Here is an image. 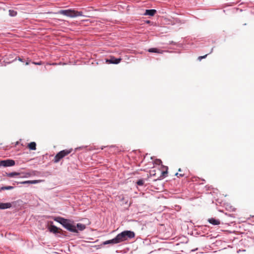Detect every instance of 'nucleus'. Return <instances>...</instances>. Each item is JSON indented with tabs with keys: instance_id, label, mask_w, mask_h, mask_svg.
Masks as SVG:
<instances>
[{
	"instance_id": "obj_1",
	"label": "nucleus",
	"mask_w": 254,
	"mask_h": 254,
	"mask_svg": "<svg viewBox=\"0 0 254 254\" xmlns=\"http://www.w3.org/2000/svg\"><path fill=\"white\" fill-rule=\"evenodd\" d=\"M54 221L59 222L63 226L70 232L77 233L78 231L76 226L73 225V221L61 217H55L53 218Z\"/></svg>"
},
{
	"instance_id": "obj_2",
	"label": "nucleus",
	"mask_w": 254,
	"mask_h": 254,
	"mask_svg": "<svg viewBox=\"0 0 254 254\" xmlns=\"http://www.w3.org/2000/svg\"><path fill=\"white\" fill-rule=\"evenodd\" d=\"M134 237L135 233L134 232L129 230H125L118 234L116 237L118 243H120L132 239Z\"/></svg>"
},
{
	"instance_id": "obj_3",
	"label": "nucleus",
	"mask_w": 254,
	"mask_h": 254,
	"mask_svg": "<svg viewBox=\"0 0 254 254\" xmlns=\"http://www.w3.org/2000/svg\"><path fill=\"white\" fill-rule=\"evenodd\" d=\"M58 13L59 14H63L72 18L80 16H83L82 11H78L72 9L61 10L59 11Z\"/></svg>"
},
{
	"instance_id": "obj_4",
	"label": "nucleus",
	"mask_w": 254,
	"mask_h": 254,
	"mask_svg": "<svg viewBox=\"0 0 254 254\" xmlns=\"http://www.w3.org/2000/svg\"><path fill=\"white\" fill-rule=\"evenodd\" d=\"M72 151V149H64L58 152L53 160L55 163H58L62 159L68 155Z\"/></svg>"
},
{
	"instance_id": "obj_5",
	"label": "nucleus",
	"mask_w": 254,
	"mask_h": 254,
	"mask_svg": "<svg viewBox=\"0 0 254 254\" xmlns=\"http://www.w3.org/2000/svg\"><path fill=\"white\" fill-rule=\"evenodd\" d=\"M15 165V161L13 160L7 159L0 161V166L10 167Z\"/></svg>"
},
{
	"instance_id": "obj_6",
	"label": "nucleus",
	"mask_w": 254,
	"mask_h": 254,
	"mask_svg": "<svg viewBox=\"0 0 254 254\" xmlns=\"http://www.w3.org/2000/svg\"><path fill=\"white\" fill-rule=\"evenodd\" d=\"M121 58H116L114 57H111L110 59L106 60V62L109 64H118L121 62Z\"/></svg>"
},
{
	"instance_id": "obj_7",
	"label": "nucleus",
	"mask_w": 254,
	"mask_h": 254,
	"mask_svg": "<svg viewBox=\"0 0 254 254\" xmlns=\"http://www.w3.org/2000/svg\"><path fill=\"white\" fill-rule=\"evenodd\" d=\"M11 204L9 202L0 203V209H5L11 207Z\"/></svg>"
},
{
	"instance_id": "obj_8",
	"label": "nucleus",
	"mask_w": 254,
	"mask_h": 254,
	"mask_svg": "<svg viewBox=\"0 0 254 254\" xmlns=\"http://www.w3.org/2000/svg\"><path fill=\"white\" fill-rule=\"evenodd\" d=\"M208 222L213 225H218L220 224V222L218 219L211 218L208 219Z\"/></svg>"
},
{
	"instance_id": "obj_9",
	"label": "nucleus",
	"mask_w": 254,
	"mask_h": 254,
	"mask_svg": "<svg viewBox=\"0 0 254 254\" xmlns=\"http://www.w3.org/2000/svg\"><path fill=\"white\" fill-rule=\"evenodd\" d=\"M118 244L116 237L110 240L106 241L103 243L104 245Z\"/></svg>"
},
{
	"instance_id": "obj_10",
	"label": "nucleus",
	"mask_w": 254,
	"mask_h": 254,
	"mask_svg": "<svg viewBox=\"0 0 254 254\" xmlns=\"http://www.w3.org/2000/svg\"><path fill=\"white\" fill-rule=\"evenodd\" d=\"M148 52L149 53H155L158 54H162L163 53V51L159 50L157 48H150L148 50Z\"/></svg>"
},
{
	"instance_id": "obj_11",
	"label": "nucleus",
	"mask_w": 254,
	"mask_h": 254,
	"mask_svg": "<svg viewBox=\"0 0 254 254\" xmlns=\"http://www.w3.org/2000/svg\"><path fill=\"white\" fill-rule=\"evenodd\" d=\"M156 10L155 9H146L144 15L153 16L156 13Z\"/></svg>"
},
{
	"instance_id": "obj_12",
	"label": "nucleus",
	"mask_w": 254,
	"mask_h": 254,
	"mask_svg": "<svg viewBox=\"0 0 254 254\" xmlns=\"http://www.w3.org/2000/svg\"><path fill=\"white\" fill-rule=\"evenodd\" d=\"M28 148L32 150H35L36 149V143L35 142H31L28 145Z\"/></svg>"
},
{
	"instance_id": "obj_13",
	"label": "nucleus",
	"mask_w": 254,
	"mask_h": 254,
	"mask_svg": "<svg viewBox=\"0 0 254 254\" xmlns=\"http://www.w3.org/2000/svg\"><path fill=\"white\" fill-rule=\"evenodd\" d=\"M49 230L51 232L53 233H57L58 232V228L54 225H51L49 228Z\"/></svg>"
},
{
	"instance_id": "obj_14",
	"label": "nucleus",
	"mask_w": 254,
	"mask_h": 254,
	"mask_svg": "<svg viewBox=\"0 0 254 254\" xmlns=\"http://www.w3.org/2000/svg\"><path fill=\"white\" fill-rule=\"evenodd\" d=\"M76 228L78 229L79 231H82L84 230L86 228V226L84 224L81 223H78L76 226Z\"/></svg>"
},
{
	"instance_id": "obj_15",
	"label": "nucleus",
	"mask_w": 254,
	"mask_h": 254,
	"mask_svg": "<svg viewBox=\"0 0 254 254\" xmlns=\"http://www.w3.org/2000/svg\"><path fill=\"white\" fill-rule=\"evenodd\" d=\"M19 175L20 173L17 172H10L6 173V176L8 177H14L15 176H19Z\"/></svg>"
},
{
	"instance_id": "obj_16",
	"label": "nucleus",
	"mask_w": 254,
	"mask_h": 254,
	"mask_svg": "<svg viewBox=\"0 0 254 254\" xmlns=\"http://www.w3.org/2000/svg\"><path fill=\"white\" fill-rule=\"evenodd\" d=\"M14 188L12 186H4L0 188L1 190H12Z\"/></svg>"
},
{
	"instance_id": "obj_17",
	"label": "nucleus",
	"mask_w": 254,
	"mask_h": 254,
	"mask_svg": "<svg viewBox=\"0 0 254 254\" xmlns=\"http://www.w3.org/2000/svg\"><path fill=\"white\" fill-rule=\"evenodd\" d=\"M9 13L11 16H14L17 14V12L13 10H9Z\"/></svg>"
},
{
	"instance_id": "obj_18",
	"label": "nucleus",
	"mask_w": 254,
	"mask_h": 254,
	"mask_svg": "<svg viewBox=\"0 0 254 254\" xmlns=\"http://www.w3.org/2000/svg\"><path fill=\"white\" fill-rule=\"evenodd\" d=\"M42 182L41 180L30 181V184H36Z\"/></svg>"
},
{
	"instance_id": "obj_19",
	"label": "nucleus",
	"mask_w": 254,
	"mask_h": 254,
	"mask_svg": "<svg viewBox=\"0 0 254 254\" xmlns=\"http://www.w3.org/2000/svg\"><path fill=\"white\" fill-rule=\"evenodd\" d=\"M144 181L142 179L139 180L136 182V184L138 186H142L144 184Z\"/></svg>"
},
{
	"instance_id": "obj_20",
	"label": "nucleus",
	"mask_w": 254,
	"mask_h": 254,
	"mask_svg": "<svg viewBox=\"0 0 254 254\" xmlns=\"http://www.w3.org/2000/svg\"><path fill=\"white\" fill-rule=\"evenodd\" d=\"M154 162L155 164L157 165H160L161 164H162V161L160 159H156Z\"/></svg>"
},
{
	"instance_id": "obj_21",
	"label": "nucleus",
	"mask_w": 254,
	"mask_h": 254,
	"mask_svg": "<svg viewBox=\"0 0 254 254\" xmlns=\"http://www.w3.org/2000/svg\"><path fill=\"white\" fill-rule=\"evenodd\" d=\"M207 55H208V54H206V55H204V56H199V57L198 58V59L199 61H200V60H201L202 59H204V58H205L207 57Z\"/></svg>"
},
{
	"instance_id": "obj_22",
	"label": "nucleus",
	"mask_w": 254,
	"mask_h": 254,
	"mask_svg": "<svg viewBox=\"0 0 254 254\" xmlns=\"http://www.w3.org/2000/svg\"><path fill=\"white\" fill-rule=\"evenodd\" d=\"M20 184H30V181H25L21 182Z\"/></svg>"
},
{
	"instance_id": "obj_23",
	"label": "nucleus",
	"mask_w": 254,
	"mask_h": 254,
	"mask_svg": "<svg viewBox=\"0 0 254 254\" xmlns=\"http://www.w3.org/2000/svg\"><path fill=\"white\" fill-rule=\"evenodd\" d=\"M32 64H35V65H41L42 64V63L41 62H32Z\"/></svg>"
},
{
	"instance_id": "obj_24",
	"label": "nucleus",
	"mask_w": 254,
	"mask_h": 254,
	"mask_svg": "<svg viewBox=\"0 0 254 254\" xmlns=\"http://www.w3.org/2000/svg\"><path fill=\"white\" fill-rule=\"evenodd\" d=\"M176 176H181V177H183L184 176V174H179L178 173H177L176 174H175Z\"/></svg>"
},
{
	"instance_id": "obj_25",
	"label": "nucleus",
	"mask_w": 254,
	"mask_h": 254,
	"mask_svg": "<svg viewBox=\"0 0 254 254\" xmlns=\"http://www.w3.org/2000/svg\"><path fill=\"white\" fill-rule=\"evenodd\" d=\"M30 62V60H28L26 62L25 64L28 65L29 64Z\"/></svg>"
},
{
	"instance_id": "obj_26",
	"label": "nucleus",
	"mask_w": 254,
	"mask_h": 254,
	"mask_svg": "<svg viewBox=\"0 0 254 254\" xmlns=\"http://www.w3.org/2000/svg\"><path fill=\"white\" fill-rule=\"evenodd\" d=\"M18 60L20 61V62H23V60L22 59L20 58H18Z\"/></svg>"
},
{
	"instance_id": "obj_27",
	"label": "nucleus",
	"mask_w": 254,
	"mask_h": 254,
	"mask_svg": "<svg viewBox=\"0 0 254 254\" xmlns=\"http://www.w3.org/2000/svg\"><path fill=\"white\" fill-rule=\"evenodd\" d=\"M167 171H164L162 172L163 175H164L165 174H167Z\"/></svg>"
},
{
	"instance_id": "obj_28",
	"label": "nucleus",
	"mask_w": 254,
	"mask_h": 254,
	"mask_svg": "<svg viewBox=\"0 0 254 254\" xmlns=\"http://www.w3.org/2000/svg\"><path fill=\"white\" fill-rule=\"evenodd\" d=\"M17 184V185H18V184H20V182H15V183H14V184Z\"/></svg>"
},
{
	"instance_id": "obj_29",
	"label": "nucleus",
	"mask_w": 254,
	"mask_h": 254,
	"mask_svg": "<svg viewBox=\"0 0 254 254\" xmlns=\"http://www.w3.org/2000/svg\"><path fill=\"white\" fill-rule=\"evenodd\" d=\"M53 64V65H56V64H56V63H53V64Z\"/></svg>"
},
{
	"instance_id": "obj_30",
	"label": "nucleus",
	"mask_w": 254,
	"mask_h": 254,
	"mask_svg": "<svg viewBox=\"0 0 254 254\" xmlns=\"http://www.w3.org/2000/svg\"><path fill=\"white\" fill-rule=\"evenodd\" d=\"M147 22V23H150V21H147V22Z\"/></svg>"
},
{
	"instance_id": "obj_31",
	"label": "nucleus",
	"mask_w": 254,
	"mask_h": 254,
	"mask_svg": "<svg viewBox=\"0 0 254 254\" xmlns=\"http://www.w3.org/2000/svg\"><path fill=\"white\" fill-rule=\"evenodd\" d=\"M179 171L181 172V169H179Z\"/></svg>"
},
{
	"instance_id": "obj_32",
	"label": "nucleus",
	"mask_w": 254,
	"mask_h": 254,
	"mask_svg": "<svg viewBox=\"0 0 254 254\" xmlns=\"http://www.w3.org/2000/svg\"><path fill=\"white\" fill-rule=\"evenodd\" d=\"M212 50H213V49H212V50H211L210 53H211L212 52Z\"/></svg>"
}]
</instances>
